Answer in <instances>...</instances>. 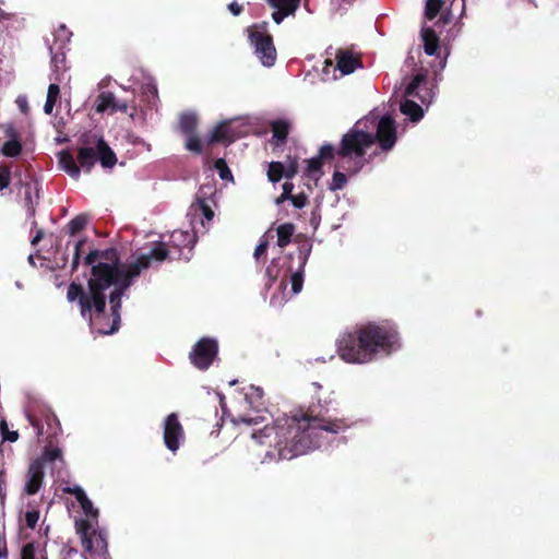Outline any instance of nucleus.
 Wrapping results in <instances>:
<instances>
[{
	"mask_svg": "<svg viewBox=\"0 0 559 559\" xmlns=\"http://www.w3.org/2000/svg\"><path fill=\"white\" fill-rule=\"evenodd\" d=\"M349 428L345 418H332L320 403L284 415L273 425H265L252 435L261 445L269 447L265 459L290 460L302 455L322 443L324 433L337 435Z\"/></svg>",
	"mask_w": 559,
	"mask_h": 559,
	"instance_id": "obj_1",
	"label": "nucleus"
},
{
	"mask_svg": "<svg viewBox=\"0 0 559 559\" xmlns=\"http://www.w3.org/2000/svg\"><path fill=\"white\" fill-rule=\"evenodd\" d=\"M169 250L164 242H157L150 253L141 254L135 261L124 265L120 261L119 252L116 248L105 250L93 249L83 259V264L93 266V281L91 290L97 308L103 307L102 289L114 287L110 292V299L114 307H120V299L127 289L133 284L135 277L141 272L148 269L153 259L164 261L168 258Z\"/></svg>",
	"mask_w": 559,
	"mask_h": 559,
	"instance_id": "obj_2",
	"label": "nucleus"
},
{
	"mask_svg": "<svg viewBox=\"0 0 559 559\" xmlns=\"http://www.w3.org/2000/svg\"><path fill=\"white\" fill-rule=\"evenodd\" d=\"M399 333L389 323L357 324L336 340L338 357L348 364H368L380 352L390 353L397 344Z\"/></svg>",
	"mask_w": 559,
	"mask_h": 559,
	"instance_id": "obj_3",
	"label": "nucleus"
},
{
	"mask_svg": "<svg viewBox=\"0 0 559 559\" xmlns=\"http://www.w3.org/2000/svg\"><path fill=\"white\" fill-rule=\"evenodd\" d=\"M76 157L67 150L59 152L58 163L71 178L79 179L81 169L91 173L96 162L104 168H112L117 164V156L103 136L92 132L83 133L79 140Z\"/></svg>",
	"mask_w": 559,
	"mask_h": 559,
	"instance_id": "obj_4",
	"label": "nucleus"
},
{
	"mask_svg": "<svg viewBox=\"0 0 559 559\" xmlns=\"http://www.w3.org/2000/svg\"><path fill=\"white\" fill-rule=\"evenodd\" d=\"M93 281V266H91V277L87 281V292L84 290L83 286L79 283L72 282L68 286L67 290V299L70 302L78 301L80 307L81 316L88 320L90 326L93 331L100 335H111L116 333L120 329L121 316L120 310L121 306L117 308L111 304V299L109 298L110 305V318L111 322L109 323V317L106 314V290L109 287H105L100 292V296H103V307L102 309L97 308V304H95L93 299V293L91 290V284Z\"/></svg>",
	"mask_w": 559,
	"mask_h": 559,
	"instance_id": "obj_5",
	"label": "nucleus"
},
{
	"mask_svg": "<svg viewBox=\"0 0 559 559\" xmlns=\"http://www.w3.org/2000/svg\"><path fill=\"white\" fill-rule=\"evenodd\" d=\"M372 145L371 130L366 129V122L362 119L358 120L343 134L338 147H335V158L340 159L336 167L342 168L349 176L357 175L368 163L366 153Z\"/></svg>",
	"mask_w": 559,
	"mask_h": 559,
	"instance_id": "obj_6",
	"label": "nucleus"
},
{
	"mask_svg": "<svg viewBox=\"0 0 559 559\" xmlns=\"http://www.w3.org/2000/svg\"><path fill=\"white\" fill-rule=\"evenodd\" d=\"M75 531L80 536L84 551L91 559H111L108 551L107 534L95 528L90 520L75 521Z\"/></svg>",
	"mask_w": 559,
	"mask_h": 559,
	"instance_id": "obj_7",
	"label": "nucleus"
},
{
	"mask_svg": "<svg viewBox=\"0 0 559 559\" xmlns=\"http://www.w3.org/2000/svg\"><path fill=\"white\" fill-rule=\"evenodd\" d=\"M248 39L254 49V55L264 67H273L276 62L277 51L273 36L267 32V23L262 22L248 28Z\"/></svg>",
	"mask_w": 559,
	"mask_h": 559,
	"instance_id": "obj_8",
	"label": "nucleus"
},
{
	"mask_svg": "<svg viewBox=\"0 0 559 559\" xmlns=\"http://www.w3.org/2000/svg\"><path fill=\"white\" fill-rule=\"evenodd\" d=\"M362 120L366 122V129L371 130L373 144L378 142L381 150L385 152L393 148L397 140V132L395 120L391 116L385 115L378 119L377 116L369 115Z\"/></svg>",
	"mask_w": 559,
	"mask_h": 559,
	"instance_id": "obj_9",
	"label": "nucleus"
},
{
	"mask_svg": "<svg viewBox=\"0 0 559 559\" xmlns=\"http://www.w3.org/2000/svg\"><path fill=\"white\" fill-rule=\"evenodd\" d=\"M218 354V343L211 337L199 340L189 354L191 364L200 369L206 370L213 364Z\"/></svg>",
	"mask_w": 559,
	"mask_h": 559,
	"instance_id": "obj_10",
	"label": "nucleus"
},
{
	"mask_svg": "<svg viewBox=\"0 0 559 559\" xmlns=\"http://www.w3.org/2000/svg\"><path fill=\"white\" fill-rule=\"evenodd\" d=\"M199 118L194 112H182L179 117V130L186 136L185 148L193 154L203 153L202 141L197 133Z\"/></svg>",
	"mask_w": 559,
	"mask_h": 559,
	"instance_id": "obj_11",
	"label": "nucleus"
},
{
	"mask_svg": "<svg viewBox=\"0 0 559 559\" xmlns=\"http://www.w3.org/2000/svg\"><path fill=\"white\" fill-rule=\"evenodd\" d=\"M164 443L168 450L176 452L180 447V439L183 438V427L176 413L169 414L164 421Z\"/></svg>",
	"mask_w": 559,
	"mask_h": 559,
	"instance_id": "obj_12",
	"label": "nucleus"
},
{
	"mask_svg": "<svg viewBox=\"0 0 559 559\" xmlns=\"http://www.w3.org/2000/svg\"><path fill=\"white\" fill-rule=\"evenodd\" d=\"M335 159V146L331 143H324L320 146L318 155L307 160L306 175L310 178L319 176L322 173L324 163H331Z\"/></svg>",
	"mask_w": 559,
	"mask_h": 559,
	"instance_id": "obj_13",
	"label": "nucleus"
},
{
	"mask_svg": "<svg viewBox=\"0 0 559 559\" xmlns=\"http://www.w3.org/2000/svg\"><path fill=\"white\" fill-rule=\"evenodd\" d=\"M337 69L343 75L353 73L356 69L362 68V61L359 55L354 53L348 48H340L335 52Z\"/></svg>",
	"mask_w": 559,
	"mask_h": 559,
	"instance_id": "obj_14",
	"label": "nucleus"
},
{
	"mask_svg": "<svg viewBox=\"0 0 559 559\" xmlns=\"http://www.w3.org/2000/svg\"><path fill=\"white\" fill-rule=\"evenodd\" d=\"M270 7L274 9L272 19L276 24H281L284 19L295 15L301 0H266Z\"/></svg>",
	"mask_w": 559,
	"mask_h": 559,
	"instance_id": "obj_15",
	"label": "nucleus"
},
{
	"mask_svg": "<svg viewBox=\"0 0 559 559\" xmlns=\"http://www.w3.org/2000/svg\"><path fill=\"white\" fill-rule=\"evenodd\" d=\"M44 477V468L40 466L39 461H33L26 473L25 493L28 496L36 495L43 486Z\"/></svg>",
	"mask_w": 559,
	"mask_h": 559,
	"instance_id": "obj_16",
	"label": "nucleus"
},
{
	"mask_svg": "<svg viewBox=\"0 0 559 559\" xmlns=\"http://www.w3.org/2000/svg\"><path fill=\"white\" fill-rule=\"evenodd\" d=\"M197 242L195 233L187 230H174L170 235V245L178 250L188 249L190 253Z\"/></svg>",
	"mask_w": 559,
	"mask_h": 559,
	"instance_id": "obj_17",
	"label": "nucleus"
},
{
	"mask_svg": "<svg viewBox=\"0 0 559 559\" xmlns=\"http://www.w3.org/2000/svg\"><path fill=\"white\" fill-rule=\"evenodd\" d=\"M25 188V204L29 216H35V205L39 201V182L31 179L23 183Z\"/></svg>",
	"mask_w": 559,
	"mask_h": 559,
	"instance_id": "obj_18",
	"label": "nucleus"
},
{
	"mask_svg": "<svg viewBox=\"0 0 559 559\" xmlns=\"http://www.w3.org/2000/svg\"><path fill=\"white\" fill-rule=\"evenodd\" d=\"M233 136L229 134V128L227 122H221L213 128L207 136V144L212 145L215 143H231Z\"/></svg>",
	"mask_w": 559,
	"mask_h": 559,
	"instance_id": "obj_19",
	"label": "nucleus"
},
{
	"mask_svg": "<svg viewBox=\"0 0 559 559\" xmlns=\"http://www.w3.org/2000/svg\"><path fill=\"white\" fill-rule=\"evenodd\" d=\"M49 51L51 55V68L56 76L55 81H60L59 74L66 71V52L63 51L62 45H60L57 49L53 47H49Z\"/></svg>",
	"mask_w": 559,
	"mask_h": 559,
	"instance_id": "obj_20",
	"label": "nucleus"
},
{
	"mask_svg": "<svg viewBox=\"0 0 559 559\" xmlns=\"http://www.w3.org/2000/svg\"><path fill=\"white\" fill-rule=\"evenodd\" d=\"M421 37L425 53L428 56H435L438 51L440 41L436 31L431 27H425L421 29Z\"/></svg>",
	"mask_w": 559,
	"mask_h": 559,
	"instance_id": "obj_21",
	"label": "nucleus"
},
{
	"mask_svg": "<svg viewBox=\"0 0 559 559\" xmlns=\"http://www.w3.org/2000/svg\"><path fill=\"white\" fill-rule=\"evenodd\" d=\"M273 139L276 140V145H283L287 141L290 123L286 120H274L271 122Z\"/></svg>",
	"mask_w": 559,
	"mask_h": 559,
	"instance_id": "obj_22",
	"label": "nucleus"
},
{
	"mask_svg": "<svg viewBox=\"0 0 559 559\" xmlns=\"http://www.w3.org/2000/svg\"><path fill=\"white\" fill-rule=\"evenodd\" d=\"M295 229L296 226L293 223H284L276 228L277 246L280 248H285L290 243Z\"/></svg>",
	"mask_w": 559,
	"mask_h": 559,
	"instance_id": "obj_23",
	"label": "nucleus"
},
{
	"mask_svg": "<svg viewBox=\"0 0 559 559\" xmlns=\"http://www.w3.org/2000/svg\"><path fill=\"white\" fill-rule=\"evenodd\" d=\"M57 460H63L61 449L48 444L44 448L41 455L34 461H39L40 466L45 468L46 463L55 462Z\"/></svg>",
	"mask_w": 559,
	"mask_h": 559,
	"instance_id": "obj_24",
	"label": "nucleus"
},
{
	"mask_svg": "<svg viewBox=\"0 0 559 559\" xmlns=\"http://www.w3.org/2000/svg\"><path fill=\"white\" fill-rule=\"evenodd\" d=\"M401 112L404 114L405 116H408L412 119V121H419L424 116L423 108L417 103L411 99H405L404 102H402Z\"/></svg>",
	"mask_w": 559,
	"mask_h": 559,
	"instance_id": "obj_25",
	"label": "nucleus"
},
{
	"mask_svg": "<svg viewBox=\"0 0 559 559\" xmlns=\"http://www.w3.org/2000/svg\"><path fill=\"white\" fill-rule=\"evenodd\" d=\"M59 98H60V87L58 84L51 83L48 86L47 98H46V103L44 105L45 114L50 115L52 112V109H53L55 105L57 104V102L59 100Z\"/></svg>",
	"mask_w": 559,
	"mask_h": 559,
	"instance_id": "obj_26",
	"label": "nucleus"
},
{
	"mask_svg": "<svg viewBox=\"0 0 559 559\" xmlns=\"http://www.w3.org/2000/svg\"><path fill=\"white\" fill-rule=\"evenodd\" d=\"M263 396H264V391L259 388V386H254V385H251L249 388V391L246 393V400L247 402L249 403V405L259 411L260 407L263 406Z\"/></svg>",
	"mask_w": 559,
	"mask_h": 559,
	"instance_id": "obj_27",
	"label": "nucleus"
},
{
	"mask_svg": "<svg viewBox=\"0 0 559 559\" xmlns=\"http://www.w3.org/2000/svg\"><path fill=\"white\" fill-rule=\"evenodd\" d=\"M116 97L110 92H102L96 99V111L104 112L108 109L114 110Z\"/></svg>",
	"mask_w": 559,
	"mask_h": 559,
	"instance_id": "obj_28",
	"label": "nucleus"
},
{
	"mask_svg": "<svg viewBox=\"0 0 559 559\" xmlns=\"http://www.w3.org/2000/svg\"><path fill=\"white\" fill-rule=\"evenodd\" d=\"M87 223L88 216L86 214H79L67 224V231L70 236H75L86 227Z\"/></svg>",
	"mask_w": 559,
	"mask_h": 559,
	"instance_id": "obj_29",
	"label": "nucleus"
},
{
	"mask_svg": "<svg viewBox=\"0 0 559 559\" xmlns=\"http://www.w3.org/2000/svg\"><path fill=\"white\" fill-rule=\"evenodd\" d=\"M267 179L272 183L280 182L285 178V165L282 162H271L267 168Z\"/></svg>",
	"mask_w": 559,
	"mask_h": 559,
	"instance_id": "obj_30",
	"label": "nucleus"
},
{
	"mask_svg": "<svg viewBox=\"0 0 559 559\" xmlns=\"http://www.w3.org/2000/svg\"><path fill=\"white\" fill-rule=\"evenodd\" d=\"M426 82V75L423 74V73H417L413 79L412 81L407 84L406 88H405V94L407 96H415V97H419L421 99V102H425V99L419 95L418 93V88L420 87V85L423 83Z\"/></svg>",
	"mask_w": 559,
	"mask_h": 559,
	"instance_id": "obj_31",
	"label": "nucleus"
},
{
	"mask_svg": "<svg viewBox=\"0 0 559 559\" xmlns=\"http://www.w3.org/2000/svg\"><path fill=\"white\" fill-rule=\"evenodd\" d=\"M335 171L333 173V176H332V181L330 182L329 185V189L331 191H338V190H342L345 188V186L347 185V174L345 170L344 171H340L338 168L335 166Z\"/></svg>",
	"mask_w": 559,
	"mask_h": 559,
	"instance_id": "obj_32",
	"label": "nucleus"
},
{
	"mask_svg": "<svg viewBox=\"0 0 559 559\" xmlns=\"http://www.w3.org/2000/svg\"><path fill=\"white\" fill-rule=\"evenodd\" d=\"M22 152V144L19 140L12 139L7 142H4L2 146V154L8 157H16Z\"/></svg>",
	"mask_w": 559,
	"mask_h": 559,
	"instance_id": "obj_33",
	"label": "nucleus"
},
{
	"mask_svg": "<svg viewBox=\"0 0 559 559\" xmlns=\"http://www.w3.org/2000/svg\"><path fill=\"white\" fill-rule=\"evenodd\" d=\"M142 95L146 98L150 105H155L158 99L157 86L154 83H146L141 87Z\"/></svg>",
	"mask_w": 559,
	"mask_h": 559,
	"instance_id": "obj_34",
	"label": "nucleus"
},
{
	"mask_svg": "<svg viewBox=\"0 0 559 559\" xmlns=\"http://www.w3.org/2000/svg\"><path fill=\"white\" fill-rule=\"evenodd\" d=\"M443 1L442 0H427L425 16L428 20H433L442 9Z\"/></svg>",
	"mask_w": 559,
	"mask_h": 559,
	"instance_id": "obj_35",
	"label": "nucleus"
},
{
	"mask_svg": "<svg viewBox=\"0 0 559 559\" xmlns=\"http://www.w3.org/2000/svg\"><path fill=\"white\" fill-rule=\"evenodd\" d=\"M86 242H87L86 238H82L75 243L72 262H71V272H75L79 269L81 253H82L83 247L86 245Z\"/></svg>",
	"mask_w": 559,
	"mask_h": 559,
	"instance_id": "obj_36",
	"label": "nucleus"
},
{
	"mask_svg": "<svg viewBox=\"0 0 559 559\" xmlns=\"http://www.w3.org/2000/svg\"><path fill=\"white\" fill-rule=\"evenodd\" d=\"M285 165V178L292 180L298 173L299 164L297 157L287 156Z\"/></svg>",
	"mask_w": 559,
	"mask_h": 559,
	"instance_id": "obj_37",
	"label": "nucleus"
},
{
	"mask_svg": "<svg viewBox=\"0 0 559 559\" xmlns=\"http://www.w3.org/2000/svg\"><path fill=\"white\" fill-rule=\"evenodd\" d=\"M214 168L218 171V175L223 180L233 179V174L224 158H217L214 162Z\"/></svg>",
	"mask_w": 559,
	"mask_h": 559,
	"instance_id": "obj_38",
	"label": "nucleus"
},
{
	"mask_svg": "<svg viewBox=\"0 0 559 559\" xmlns=\"http://www.w3.org/2000/svg\"><path fill=\"white\" fill-rule=\"evenodd\" d=\"M11 182V169L8 165H0V191L8 188Z\"/></svg>",
	"mask_w": 559,
	"mask_h": 559,
	"instance_id": "obj_39",
	"label": "nucleus"
},
{
	"mask_svg": "<svg viewBox=\"0 0 559 559\" xmlns=\"http://www.w3.org/2000/svg\"><path fill=\"white\" fill-rule=\"evenodd\" d=\"M0 430L3 441L15 442L19 439L17 431H10L5 420L0 423Z\"/></svg>",
	"mask_w": 559,
	"mask_h": 559,
	"instance_id": "obj_40",
	"label": "nucleus"
},
{
	"mask_svg": "<svg viewBox=\"0 0 559 559\" xmlns=\"http://www.w3.org/2000/svg\"><path fill=\"white\" fill-rule=\"evenodd\" d=\"M64 491L67 493L73 495L80 506H82L88 499L85 491L80 486H75L73 488L67 487Z\"/></svg>",
	"mask_w": 559,
	"mask_h": 559,
	"instance_id": "obj_41",
	"label": "nucleus"
},
{
	"mask_svg": "<svg viewBox=\"0 0 559 559\" xmlns=\"http://www.w3.org/2000/svg\"><path fill=\"white\" fill-rule=\"evenodd\" d=\"M64 491L67 493L73 495L80 506H82L88 499L85 491L80 486H75L73 488L67 487Z\"/></svg>",
	"mask_w": 559,
	"mask_h": 559,
	"instance_id": "obj_42",
	"label": "nucleus"
},
{
	"mask_svg": "<svg viewBox=\"0 0 559 559\" xmlns=\"http://www.w3.org/2000/svg\"><path fill=\"white\" fill-rule=\"evenodd\" d=\"M64 491L67 493L73 495L80 506H82L88 499L85 491L80 486H75L73 488L67 487Z\"/></svg>",
	"mask_w": 559,
	"mask_h": 559,
	"instance_id": "obj_43",
	"label": "nucleus"
},
{
	"mask_svg": "<svg viewBox=\"0 0 559 559\" xmlns=\"http://www.w3.org/2000/svg\"><path fill=\"white\" fill-rule=\"evenodd\" d=\"M39 520V511L31 510L25 513V524L28 528L34 530Z\"/></svg>",
	"mask_w": 559,
	"mask_h": 559,
	"instance_id": "obj_44",
	"label": "nucleus"
},
{
	"mask_svg": "<svg viewBox=\"0 0 559 559\" xmlns=\"http://www.w3.org/2000/svg\"><path fill=\"white\" fill-rule=\"evenodd\" d=\"M304 275L301 271L295 272L292 275V289L294 294H298L302 289Z\"/></svg>",
	"mask_w": 559,
	"mask_h": 559,
	"instance_id": "obj_45",
	"label": "nucleus"
},
{
	"mask_svg": "<svg viewBox=\"0 0 559 559\" xmlns=\"http://www.w3.org/2000/svg\"><path fill=\"white\" fill-rule=\"evenodd\" d=\"M36 555V547L35 543L31 542L25 545H23L21 549V559H35Z\"/></svg>",
	"mask_w": 559,
	"mask_h": 559,
	"instance_id": "obj_46",
	"label": "nucleus"
},
{
	"mask_svg": "<svg viewBox=\"0 0 559 559\" xmlns=\"http://www.w3.org/2000/svg\"><path fill=\"white\" fill-rule=\"evenodd\" d=\"M290 201L296 209H302L308 204V195L305 192H300L296 195H293Z\"/></svg>",
	"mask_w": 559,
	"mask_h": 559,
	"instance_id": "obj_47",
	"label": "nucleus"
},
{
	"mask_svg": "<svg viewBox=\"0 0 559 559\" xmlns=\"http://www.w3.org/2000/svg\"><path fill=\"white\" fill-rule=\"evenodd\" d=\"M81 508H82L83 512H84L87 516H90V518H92V519H97V516H98V509L94 508L93 502H92L90 499H87V500H86V501L81 506Z\"/></svg>",
	"mask_w": 559,
	"mask_h": 559,
	"instance_id": "obj_48",
	"label": "nucleus"
},
{
	"mask_svg": "<svg viewBox=\"0 0 559 559\" xmlns=\"http://www.w3.org/2000/svg\"><path fill=\"white\" fill-rule=\"evenodd\" d=\"M199 209L201 210L206 221L211 222L213 219L214 212L204 200H199Z\"/></svg>",
	"mask_w": 559,
	"mask_h": 559,
	"instance_id": "obj_49",
	"label": "nucleus"
},
{
	"mask_svg": "<svg viewBox=\"0 0 559 559\" xmlns=\"http://www.w3.org/2000/svg\"><path fill=\"white\" fill-rule=\"evenodd\" d=\"M267 246L269 243L266 240L261 241L254 249V258L259 259L261 255L265 254Z\"/></svg>",
	"mask_w": 559,
	"mask_h": 559,
	"instance_id": "obj_50",
	"label": "nucleus"
},
{
	"mask_svg": "<svg viewBox=\"0 0 559 559\" xmlns=\"http://www.w3.org/2000/svg\"><path fill=\"white\" fill-rule=\"evenodd\" d=\"M8 546H7V539L4 535H0V559H7L8 558Z\"/></svg>",
	"mask_w": 559,
	"mask_h": 559,
	"instance_id": "obj_51",
	"label": "nucleus"
},
{
	"mask_svg": "<svg viewBox=\"0 0 559 559\" xmlns=\"http://www.w3.org/2000/svg\"><path fill=\"white\" fill-rule=\"evenodd\" d=\"M29 423L36 429L38 437L44 435V426L40 424L39 419L29 416Z\"/></svg>",
	"mask_w": 559,
	"mask_h": 559,
	"instance_id": "obj_52",
	"label": "nucleus"
},
{
	"mask_svg": "<svg viewBox=\"0 0 559 559\" xmlns=\"http://www.w3.org/2000/svg\"><path fill=\"white\" fill-rule=\"evenodd\" d=\"M16 104H17V106H19L20 110H21L23 114H25V115H26V114H28L29 106H28V103H27V100H26V98H25V97H19V98L16 99Z\"/></svg>",
	"mask_w": 559,
	"mask_h": 559,
	"instance_id": "obj_53",
	"label": "nucleus"
},
{
	"mask_svg": "<svg viewBox=\"0 0 559 559\" xmlns=\"http://www.w3.org/2000/svg\"><path fill=\"white\" fill-rule=\"evenodd\" d=\"M282 188H283L282 193H284V194L290 197V199H293L294 183L287 180L283 183Z\"/></svg>",
	"mask_w": 559,
	"mask_h": 559,
	"instance_id": "obj_54",
	"label": "nucleus"
},
{
	"mask_svg": "<svg viewBox=\"0 0 559 559\" xmlns=\"http://www.w3.org/2000/svg\"><path fill=\"white\" fill-rule=\"evenodd\" d=\"M228 9L235 16L239 15L243 11V7L237 2H231L228 5Z\"/></svg>",
	"mask_w": 559,
	"mask_h": 559,
	"instance_id": "obj_55",
	"label": "nucleus"
},
{
	"mask_svg": "<svg viewBox=\"0 0 559 559\" xmlns=\"http://www.w3.org/2000/svg\"><path fill=\"white\" fill-rule=\"evenodd\" d=\"M127 110H128V105H127L126 102H118V100H116L115 107H114L112 111L127 112Z\"/></svg>",
	"mask_w": 559,
	"mask_h": 559,
	"instance_id": "obj_56",
	"label": "nucleus"
},
{
	"mask_svg": "<svg viewBox=\"0 0 559 559\" xmlns=\"http://www.w3.org/2000/svg\"><path fill=\"white\" fill-rule=\"evenodd\" d=\"M44 230L41 228H39L37 231H36V235L33 237L31 243L33 246H36L38 245V242L44 238Z\"/></svg>",
	"mask_w": 559,
	"mask_h": 559,
	"instance_id": "obj_57",
	"label": "nucleus"
},
{
	"mask_svg": "<svg viewBox=\"0 0 559 559\" xmlns=\"http://www.w3.org/2000/svg\"><path fill=\"white\" fill-rule=\"evenodd\" d=\"M288 200L290 201V197L282 193L278 198H276L275 203L282 204L283 202L288 201Z\"/></svg>",
	"mask_w": 559,
	"mask_h": 559,
	"instance_id": "obj_58",
	"label": "nucleus"
},
{
	"mask_svg": "<svg viewBox=\"0 0 559 559\" xmlns=\"http://www.w3.org/2000/svg\"><path fill=\"white\" fill-rule=\"evenodd\" d=\"M240 421L247 424V425H252V424H257V420L254 418H249V417H246V416H241L239 418Z\"/></svg>",
	"mask_w": 559,
	"mask_h": 559,
	"instance_id": "obj_59",
	"label": "nucleus"
},
{
	"mask_svg": "<svg viewBox=\"0 0 559 559\" xmlns=\"http://www.w3.org/2000/svg\"><path fill=\"white\" fill-rule=\"evenodd\" d=\"M324 63H325V67H324V69H325V70H326L329 67H333V61H332V60H330V59L325 60V62H324Z\"/></svg>",
	"mask_w": 559,
	"mask_h": 559,
	"instance_id": "obj_60",
	"label": "nucleus"
},
{
	"mask_svg": "<svg viewBox=\"0 0 559 559\" xmlns=\"http://www.w3.org/2000/svg\"><path fill=\"white\" fill-rule=\"evenodd\" d=\"M300 259H301V265H305L306 261H307V254H304L302 257H300Z\"/></svg>",
	"mask_w": 559,
	"mask_h": 559,
	"instance_id": "obj_61",
	"label": "nucleus"
}]
</instances>
